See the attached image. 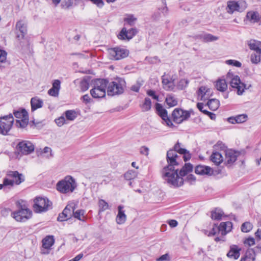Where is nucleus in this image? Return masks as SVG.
Instances as JSON below:
<instances>
[{"mask_svg":"<svg viewBox=\"0 0 261 261\" xmlns=\"http://www.w3.org/2000/svg\"><path fill=\"white\" fill-rule=\"evenodd\" d=\"M166 158L168 165L164 167L161 171L163 178L173 187L181 186L184 184L182 177L192 171L193 166L190 163L185 164L180 169L179 175L177 173L178 169L176 168L179 165L177 161L178 156L175 151L172 149L168 150Z\"/></svg>","mask_w":261,"mask_h":261,"instance_id":"nucleus-1","label":"nucleus"},{"mask_svg":"<svg viewBox=\"0 0 261 261\" xmlns=\"http://www.w3.org/2000/svg\"><path fill=\"white\" fill-rule=\"evenodd\" d=\"M108 83L109 81L103 79L92 80L90 82L91 89L90 91L92 97L95 99L105 97Z\"/></svg>","mask_w":261,"mask_h":261,"instance_id":"nucleus-2","label":"nucleus"},{"mask_svg":"<svg viewBox=\"0 0 261 261\" xmlns=\"http://www.w3.org/2000/svg\"><path fill=\"white\" fill-rule=\"evenodd\" d=\"M57 189L60 193L66 194L72 193L76 187L75 179L71 176H67L63 179L58 182Z\"/></svg>","mask_w":261,"mask_h":261,"instance_id":"nucleus-3","label":"nucleus"},{"mask_svg":"<svg viewBox=\"0 0 261 261\" xmlns=\"http://www.w3.org/2000/svg\"><path fill=\"white\" fill-rule=\"evenodd\" d=\"M4 178L5 184L8 185L9 189L14 185H19L25 180L24 176L17 171H8Z\"/></svg>","mask_w":261,"mask_h":261,"instance_id":"nucleus-4","label":"nucleus"},{"mask_svg":"<svg viewBox=\"0 0 261 261\" xmlns=\"http://www.w3.org/2000/svg\"><path fill=\"white\" fill-rule=\"evenodd\" d=\"M227 79L231 80L230 86L232 88L237 90V94L239 95H242L247 87L245 84L241 82L239 76L229 72L227 74Z\"/></svg>","mask_w":261,"mask_h":261,"instance_id":"nucleus-5","label":"nucleus"},{"mask_svg":"<svg viewBox=\"0 0 261 261\" xmlns=\"http://www.w3.org/2000/svg\"><path fill=\"white\" fill-rule=\"evenodd\" d=\"M51 206V202L46 198L38 197L34 200L33 207L36 213L46 212Z\"/></svg>","mask_w":261,"mask_h":261,"instance_id":"nucleus-6","label":"nucleus"},{"mask_svg":"<svg viewBox=\"0 0 261 261\" xmlns=\"http://www.w3.org/2000/svg\"><path fill=\"white\" fill-rule=\"evenodd\" d=\"M14 122V118L11 114L0 117V134L6 135L10 130Z\"/></svg>","mask_w":261,"mask_h":261,"instance_id":"nucleus-7","label":"nucleus"},{"mask_svg":"<svg viewBox=\"0 0 261 261\" xmlns=\"http://www.w3.org/2000/svg\"><path fill=\"white\" fill-rule=\"evenodd\" d=\"M11 215L16 221L23 222L32 217V212L28 208L21 207L18 210L12 212Z\"/></svg>","mask_w":261,"mask_h":261,"instance_id":"nucleus-8","label":"nucleus"},{"mask_svg":"<svg viewBox=\"0 0 261 261\" xmlns=\"http://www.w3.org/2000/svg\"><path fill=\"white\" fill-rule=\"evenodd\" d=\"M14 115L18 119L16 121V125L18 127L24 128L29 123V116L27 111L22 109L14 112Z\"/></svg>","mask_w":261,"mask_h":261,"instance_id":"nucleus-9","label":"nucleus"},{"mask_svg":"<svg viewBox=\"0 0 261 261\" xmlns=\"http://www.w3.org/2000/svg\"><path fill=\"white\" fill-rule=\"evenodd\" d=\"M109 58L112 60H119L127 57L129 51L125 48L114 47L108 49Z\"/></svg>","mask_w":261,"mask_h":261,"instance_id":"nucleus-10","label":"nucleus"},{"mask_svg":"<svg viewBox=\"0 0 261 261\" xmlns=\"http://www.w3.org/2000/svg\"><path fill=\"white\" fill-rule=\"evenodd\" d=\"M16 148L21 154L28 155L34 151L35 147L30 141L23 140L18 143Z\"/></svg>","mask_w":261,"mask_h":261,"instance_id":"nucleus-11","label":"nucleus"},{"mask_svg":"<svg viewBox=\"0 0 261 261\" xmlns=\"http://www.w3.org/2000/svg\"><path fill=\"white\" fill-rule=\"evenodd\" d=\"M172 115L175 122L180 123L188 119L190 116V114L188 111L177 108L173 111Z\"/></svg>","mask_w":261,"mask_h":261,"instance_id":"nucleus-12","label":"nucleus"},{"mask_svg":"<svg viewBox=\"0 0 261 261\" xmlns=\"http://www.w3.org/2000/svg\"><path fill=\"white\" fill-rule=\"evenodd\" d=\"M123 92L122 84L120 82H112L108 86L107 93L109 95L113 96Z\"/></svg>","mask_w":261,"mask_h":261,"instance_id":"nucleus-13","label":"nucleus"},{"mask_svg":"<svg viewBox=\"0 0 261 261\" xmlns=\"http://www.w3.org/2000/svg\"><path fill=\"white\" fill-rule=\"evenodd\" d=\"M55 240L53 236H46L42 240V247L41 250L42 254H47L51 246L54 244Z\"/></svg>","mask_w":261,"mask_h":261,"instance_id":"nucleus-14","label":"nucleus"},{"mask_svg":"<svg viewBox=\"0 0 261 261\" xmlns=\"http://www.w3.org/2000/svg\"><path fill=\"white\" fill-rule=\"evenodd\" d=\"M137 31L136 29L132 28L127 30L126 28H123L119 35L118 38L121 40H130L137 34Z\"/></svg>","mask_w":261,"mask_h":261,"instance_id":"nucleus-15","label":"nucleus"},{"mask_svg":"<svg viewBox=\"0 0 261 261\" xmlns=\"http://www.w3.org/2000/svg\"><path fill=\"white\" fill-rule=\"evenodd\" d=\"M16 28L18 30L20 34L17 35V38L19 39H23L27 33V24L22 20L18 21L16 24Z\"/></svg>","mask_w":261,"mask_h":261,"instance_id":"nucleus-16","label":"nucleus"},{"mask_svg":"<svg viewBox=\"0 0 261 261\" xmlns=\"http://www.w3.org/2000/svg\"><path fill=\"white\" fill-rule=\"evenodd\" d=\"M195 172L199 175H212L213 173L212 169L207 166L199 165L195 167Z\"/></svg>","mask_w":261,"mask_h":261,"instance_id":"nucleus-17","label":"nucleus"},{"mask_svg":"<svg viewBox=\"0 0 261 261\" xmlns=\"http://www.w3.org/2000/svg\"><path fill=\"white\" fill-rule=\"evenodd\" d=\"M196 38L205 42H212L218 39V37L204 32L197 34L196 36Z\"/></svg>","mask_w":261,"mask_h":261,"instance_id":"nucleus-18","label":"nucleus"},{"mask_svg":"<svg viewBox=\"0 0 261 261\" xmlns=\"http://www.w3.org/2000/svg\"><path fill=\"white\" fill-rule=\"evenodd\" d=\"M243 10V8H241L240 4L235 1L227 2V11L229 14H232L234 11L242 12Z\"/></svg>","mask_w":261,"mask_h":261,"instance_id":"nucleus-19","label":"nucleus"},{"mask_svg":"<svg viewBox=\"0 0 261 261\" xmlns=\"http://www.w3.org/2000/svg\"><path fill=\"white\" fill-rule=\"evenodd\" d=\"M238 153L233 150H227L225 152V162L227 164L230 165L233 163L237 160Z\"/></svg>","mask_w":261,"mask_h":261,"instance_id":"nucleus-20","label":"nucleus"},{"mask_svg":"<svg viewBox=\"0 0 261 261\" xmlns=\"http://www.w3.org/2000/svg\"><path fill=\"white\" fill-rule=\"evenodd\" d=\"M247 44L249 48L253 50V52L261 51V41L255 39H250L247 41Z\"/></svg>","mask_w":261,"mask_h":261,"instance_id":"nucleus-21","label":"nucleus"},{"mask_svg":"<svg viewBox=\"0 0 261 261\" xmlns=\"http://www.w3.org/2000/svg\"><path fill=\"white\" fill-rule=\"evenodd\" d=\"M123 208L124 206L122 205H120L118 207V213L116 218V221L118 224H124L126 220V215L124 213Z\"/></svg>","mask_w":261,"mask_h":261,"instance_id":"nucleus-22","label":"nucleus"},{"mask_svg":"<svg viewBox=\"0 0 261 261\" xmlns=\"http://www.w3.org/2000/svg\"><path fill=\"white\" fill-rule=\"evenodd\" d=\"M61 82L58 80H56L53 83V87L48 91V94L54 97H57L59 95L60 89Z\"/></svg>","mask_w":261,"mask_h":261,"instance_id":"nucleus-23","label":"nucleus"},{"mask_svg":"<svg viewBox=\"0 0 261 261\" xmlns=\"http://www.w3.org/2000/svg\"><path fill=\"white\" fill-rule=\"evenodd\" d=\"M232 227V224L231 222H222L219 225V232L222 236H225L231 231Z\"/></svg>","mask_w":261,"mask_h":261,"instance_id":"nucleus-24","label":"nucleus"},{"mask_svg":"<svg viewBox=\"0 0 261 261\" xmlns=\"http://www.w3.org/2000/svg\"><path fill=\"white\" fill-rule=\"evenodd\" d=\"M248 116L246 114H241L228 118V121L231 124L242 123L247 121Z\"/></svg>","mask_w":261,"mask_h":261,"instance_id":"nucleus-25","label":"nucleus"},{"mask_svg":"<svg viewBox=\"0 0 261 261\" xmlns=\"http://www.w3.org/2000/svg\"><path fill=\"white\" fill-rule=\"evenodd\" d=\"M241 249L236 245H232L230 247V250L227 254V256L234 259H238L240 256Z\"/></svg>","mask_w":261,"mask_h":261,"instance_id":"nucleus-26","label":"nucleus"},{"mask_svg":"<svg viewBox=\"0 0 261 261\" xmlns=\"http://www.w3.org/2000/svg\"><path fill=\"white\" fill-rule=\"evenodd\" d=\"M162 83L163 88L166 90H172L174 87L173 82L166 75L162 76Z\"/></svg>","mask_w":261,"mask_h":261,"instance_id":"nucleus-27","label":"nucleus"},{"mask_svg":"<svg viewBox=\"0 0 261 261\" xmlns=\"http://www.w3.org/2000/svg\"><path fill=\"white\" fill-rule=\"evenodd\" d=\"M246 18L252 23H256L260 20V15L257 12L249 11L247 13Z\"/></svg>","mask_w":261,"mask_h":261,"instance_id":"nucleus-28","label":"nucleus"},{"mask_svg":"<svg viewBox=\"0 0 261 261\" xmlns=\"http://www.w3.org/2000/svg\"><path fill=\"white\" fill-rule=\"evenodd\" d=\"M43 102L42 99L37 97L32 98L31 100V110L34 111L37 109L41 108L43 106Z\"/></svg>","mask_w":261,"mask_h":261,"instance_id":"nucleus-29","label":"nucleus"},{"mask_svg":"<svg viewBox=\"0 0 261 261\" xmlns=\"http://www.w3.org/2000/svg\"><path fill=\"white\" fill-rule=\"evenodd\" d=\"M210 89L205 87H200L198 91V96L201 100H206L209 96Z\"/></svg>","mask_w":261,"mask_h":261,"instance_id":"nucleus-30","label":"nucleus"},{"mask_svg":"<svg viewBox=\"0 0 261 261\" xmlns=\"http://www.w3.org/2000/svg\"><path fill=\"white\" fill-rule=\"evenodd\" d=\"M255 258V254L253 249L247 250L245 254L240 261H254Z\"/></svg>","mask_w":261,"mask_h":261,"instance_id":"nucleus-31","label":"nucleus"},{"mask_svg":"<svg viewBox=\"0 0 261 261\" xmlns=\"http://www.w3.org/2000/svg\"><path fill=\"white\" fill-rule=\"evenodd\" d=\"M211 160L216 165L220 164L223 161V158L222 154L218 151L213 152L211 156Z\"/></svg>","mask_w":261,"mask_h":261,"instance_id":"nucleus-32","label":"nucleus"},{"mask_svg":"<svg viewBox=\"0 0 261 261\" xmlns=\"http://www.w3.org/2000/svg\"><path fill=\"white\" fill-rule=\"evenodd\" d=\"M250 61L252 64L258 65L261 62V51L253 52L250 56Z\"/></svg>","mask_w":261,"mask_h":261,"instance_id":"nucleus-33","label":"nucleus"},{"mask_svg":"<svg viewBox=\"0 0 261 261\" xmlns=\"http://www.w3.org/2000/svg\"><path fill=\"white\" fill-rule=\"evenodd\" d=\"M215 86L221 92H224L227 89V84L224 79H220L217 81Z\"/></svg>","mask_w":261,"mask_h":261,"instance_id":"nucleus-34","label":"nucleus"},{"mask_svg":"<svg viewBox=\"0 0 261 261\" xmlns=\"http://www.w3.org/2000/svg\"><path fill=\"white\" fill-rule=\"evenodd\" d=\"M72 215L73 217L78 219L80 221L85 222L86 219V216H85V211L84 210H78L73 212Z\"/></svg>","mask_w":261,"mask_h":261,"instance_id":"nucleus-35","label":"nucleus"},{"mask_svg":"<svg viewBox=\"0 0 261 261\" xmlns=\"http://www.w3.org/2000/svg\"><path fill=\"white\" fill-rule=\"evenodd\" d=\"M224 212L219 208H216L211 212V218L213 220H220L224 216Z\"/></svg>","mask_w":261,"mask_h":261,"instance_id":"nucleus-36","label":"nucleus"},{"mask_svg":"<svg viewBox=\"0 0 261 261\" xmlns=\"http://www.w3.org/2000/svg\"><path fill=\"white\" fill-rule=\"evenodd\" d=\"M75 204L73 203L68 204L64 209L63 212L65 216L70 218L73 214V211L75 210Z\"/></svg>","mask_w":261,"mask_h":261,"instance_id":"nucleus-37","label":"nucleus"},{"mask_svg":"<svg viewBox=\"0 0 261 261\" xmlns=\"http://www.w3.org/2000/svg\"><path fill=\"white\" fill-rule=\"evenodd\" d=\"M140 106L143 112L149 111L151 108V101L149 97H146Z\"/></svg>","mask_w":261,"mask_h":261,"instance_id":"nucleus-38","label":"nucleus"},{"mask_svg":"<svg viewBox=\"0 0 261 261\" xmlns=\"http://www.w3.org/2000/svg\"><path fill=\"white\" fill-rule=\"evenodd\" d=\"M155 109L157 113L162 119H164V118L166 117V116L168 115L167 111L163 108L161 104L159 103H156Z\"/></svg>","mask_w":261,"mask_h":261,"instance_id":"nucleus-39","label":"nucleus"},{"mask_svg":"<svg viewBox=\"0 0 261 261\" xmlns=\"http://www.w3.org/2000/svg\"><path fill=\"white\" fill-rule=\"evenodd\" d=\"M166 102L168 106L170 107H172L177 105V100L172 94L167 95L166 98Z\"/></svg>","mask_w":261,"mask_h":261,"instance_id":"nucleus-40","label":"nucleus"},{"mask_svg":"<svg viewBox=\"0 0 261 261\" xmlns=\"http://www.w3.org/2000/svg\"><path fill=\"white\" fill-rule=\"evenodd\" d=\"M209 109L212 111L216 110L219 106V101L216 99H211L207 103Z\"/></svg>","mask_w":261,"mask_h":261,"instance_id":"nucleus-41","label":"nucleus"},{"mask_svg":"<svg viewBox=\"0 0 261 261\" xmlns=\"http://www.w3.org/2000/svg\"><path fill=\"white\" fill-rule=\"evenodd\" d=\"M137 18L132 14H126L124 18V21L130 26L134 25Z\"/></svg>","mask_w":261,"mask_h":261,"instance_id":"nucleus-42","label":"nucleus"},{"mask_svg":"<svg viewBox=\"0 0 261 261\" xmlns=\"http://www.w3.org/2000/svg\"><path fill=\"white\" fill-rule=\"evenodd\" d=\"M90 86V83L89 79H83L80 83V87L82 91L84 92L87 90Z\"/></svg>","mask_w":261,"mask_h":261,"instance_id":"nucleus-43","label":"nucleus"},{"mask_svg":"<svg viewBox=\"0 0 261 261\" xmlns=\"http://www.w3.org/2000/svg\"><path fill=\"white\" fill-rule=\"evenodd\" d=\"M137 176V172L133 170H129L124 174V177L126 180H128L134 179Z\"/></svg>","mask_w":261,"mask_h":261,"instance_id":"nucleus-44","label":"nucleus"},{"mask_svg":"<svg viewBox=\"0 0 261 261\" xmlns=\"http://www.w3.org/2000/svg\"><path fill=\"white\" fill-rule=\"evenodd\" d=\"M253 228L252 224L249 222H245L242 224L241 227V229L243 232H248Z\"/></svg>","mask_w":261,"mask_h":261,"instance_id":"nucleus-45","label":"nucleus"},{"mask_svg":"<svg viewBox=\"0 0 261 261\" xmlns=\"http://www.w3.org/2000/svg\"><path fill=\"white\" fill-rule=\"evenodd\" d=\"M99 212H103L109 209L108 203L103 199H100L98 201Z\"/></svg>","mask_w":261,"mask_h":261,"instance_id":"nucleus-46","label":"nucleus"},{"mask_svg":"<svg viewBox=\"0 0 261 261\" xmlns=\"http://www.w3.org/2000/svg\"><path fill=\"white\" fill-rule=\"evenodd\" d=\"M65 116L67 120L72 121L76 117V114L73 110H68L65 112Z\"/></svg>","mask_w":261,"mask_h":261,"instance_id":"nucleus-47","label":"nucleus"},{"mask_svg":"<svg viewBox=\"0 0 261 261\" xmlns=\"http://www.w3.org/2000/svg\"><path fill=\"white\" fill-rule=\"evenodd\" d=\"M174 150L175 151V152L177 153V152L182 154L184 153L186 151V149L185 148H183L181 147V144L179 142H177L174 147Z\"/></svg>","mask_w":261,"mask_h":261,"instance_id":"nucleus-48","label":"nucleus"},{"mask_svg":"<svg viewBox=\"0 0 261 261\" xmlns=\"http://www.w3.org/2000/svg\"><path fill=\"white\" fill-rule=\"evenodd\" d=\"M225 63L227 65H231L237 67H241L242 66V63L240 62L235 60H227L225 61Z\"/></svg>","mask_w":261,"mask_h":261,"instance_id":"nucleus-49","label":"nucleus"},{"mask_svg":"<svg viewBox=\"0 0 261 261\" xmlns=\"http://www.w3.org/2000/svg\"><path fill=\"white\" fill-rule=\"evenodd\" d=\"M244 243L245 245L251 246L255 244V240L252 237H249L244 240Z\"/></svg>","mask_w":261,"mask_h":261,"instance_id":"nucleus-50","label":"nucleus"},{"mask_svg":"<svg viewBox=\"0 0 261 261\" xmlns=\"http://www.w3.org/2000/svg\"><path fill=\"white\" fill-rule=\"evenodd\" d=\"M52 150L50 147H45L43 150L42 153L47 154L45 156L47 158H49L50 157L53 156V154L51 153Z\"/></svg>","mask_w":261,"mask_h":261,"instance_id":"nucleus-51","label":"nucleus"},{"mask_svg":"<svg viewBox=\"0 0 261 261\" xmlns=\"http://www.w3.org/2000/svg\"><path fill=\"white\" fill-rule=\"evenodd\" d=\"M147 94L152 97L153 99L159 101V96L155 94V92L154 91L152 90H148L147 91Z\"/></svg>","mask_w":261,"mask_h":261,"instance_id":"nucleus-52","label":"nucleus"},{"mask_svg":"<svg viewBox=\"0 0 261 261\" xmlns=\"http://www.w3.org/2000/svg\"><path fill=\"white\" fill-rule=\"evenodd\" d=\"M55 122L58 126H62L65 122V119L64 116H61L55 120Z\"/></svg>","mask_w":261,"mask_h":261,"instance_id":"nucleus-53","label":"nucleus"},{"mask_svg":"<svg viewBox=\"0 0 261 261\" xmlns=\"http://www.w3.org/2000/svg\"><path fill=\"white\" fill-rule=\"evenodd\" d=\"M140 152L142 154L147 156L149 154V148L145 146H143L140 148Z\"/></svg>","mask_w":261,"mask_h":261,"instance_id":"nucleus-54","label":"nucleus"},{"mask_svg":"<svg viewBox=\"0 0 261 261\" xmlns=\"http://www.w3.org/2000/svg\"><path fill=\"white\" fill-rule=\"evenodd\" d=\"M7 54L6 51L0 49V62L3 63L6 61Z\"/></svg>","mask_w":261,"mask_h":261,"instance_id":"nucleus-55","label":"nucleus"},{"mask_svg":"<svg viewBox=\"0 0 261 261\" xmlns=\"http://www.w3.org/2000/svg\"><path fill=\"white\" fill-rule=\"evenodd\" d=\"M72 1L68 0L67 1L63 2L62 4V7L68 9L72 6L73 4Z\"/></svg>","mask_w":261,"mask_h":261,"instance_id":"nucleus-56","label":"nucleus"},{"mask_svg":"<svg viewBox=\"0 0 261 261\" xmlns=\"http://www.w3.org/2000/svg\"><path fill=\"white\" fill-rule=\"evenodd\" d=\"M217 232H219V226H217L215 225V227H214L209 232L208 234H207V236H214L217 233Z\"/></svg>","mask_w":261,"mask_h":261,"instance_id":"nucleus-57","label":"nucleus"},{"mask_svg":"<svg viewBox=\"0 0 261 261\" xmlns=\"http://www.w3.org/2000/svg\"><path fill=\"white\" fill-rule=\"evenodd\" d=\"M189 84V81L187 79H181L179 82V87L181 89H183L186 87Z\"/></svg>","mask_w":261,"mask_h":261,"instance_id":"nucleus-58","label":"nucleus"},{"mask_svg":"<svg viewBox=\"0 0 261 261\" xmlns=\"http://www.w3.org/2000/svg\"><path fill=\"white\" fill-rule=\"evenodd\" d=\"M94 4L96 5L99 8H102L104 5L102 0H90Z\"/></svg>","mask_w":261,"mask_h":261,"instance_id":"nucleus-59","label":"nucleus"},{"mask_svg":"<svg viewBox=\"0 0 261 261\" xmlns=\"http://www.w3.org/2000/svg\"><path fill=\"white\" fill-rule=\"evenodd\" d=\"M83 101L85 103H88L91 102L92 99L90 98V96L88 94H85L83 95L82 97Z\"/></svg>","mask_w":261,"mask_h":261,"instance_id":"nucleus-60","label":"nucleus"},{"mask_svg":"<svg viewBox=\"0 0 261 261\" xmlns=\"http://www.w3.org/2000/svg\"><path fill=\"white\" fill-rule=\"evenodd\" d=\"M162 119L165 121L168 126L172 127L174 126L171 120L168 118V115L166 116V117H165L164 119Z\"/></svg>","mask_w":261,"mask_h":261,"instance_id":"nucleus-61","label":"nucleus"},{"mask_svg":"<svg viewBox=\"0 0 261 261\" xmlns=\"http://www.w3.org/2000/svg\"><path fill=\"white\" fill-rule=\"evenodd\" d=\"M68 218H69V217L68 216H65V215H64L63 214V212H62L61 214H59V215L57 218V220L59 221L62 222V221L67 220L68 219Z\"/></svg>","mask_w":261,"mask_h":261,"instance_id":"nucleus-62","label":"nucleus"},{"mask_svg":"<svg viewBox=\"0 0 261 261\" xmlns=\"http://www.w3.org/2000/svg\"><path fill=\"white\" fill-rule=\"evenodd\" d=\"M169 260V257L167 253L161 255L159 258L156 259V261H166Z\"/></svg>","mask_w":261,"mask_h":261,"instance_id":"nucleus-63","label":"nucleus"},{"mask_svg":"<svg viewBox=\"0 0 261 261\" xmlns=\"http://www.w3.org/2000/svg\"><path fill=\"white\" fill-rule=\"evenodd\" d=\"M10 212L11 210L9 208H4L1 210V214L4 217H7L9 215Z\"/></svg>","mask_w":261,"mask_h":261,"instance_id":"nucleus-64","label":"nucleus"}]
</instances>
